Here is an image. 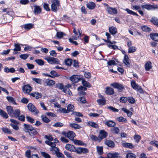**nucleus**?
I'll return each instance as SVG.
<instances>
[{"label": "nucleus", "mask_w": 158, "mask_h": 158, "mask_svg": "<svg viewBox=\"0 0 158 158\" xmlns=\"http://www.w3.org/2000/svg\"><path fill=\"white\" fill-rule=\"evenodd\" d=\"M141 8H142L143 10L146 9L148 10H151L158 9V6L155 4L151 5L146 3L142 5L141 6L138 5L132 6L131 8L133 10H137L139 13L142 16L143 15V12L141 10Z\"/></svg>", "instance_id": "f257e3e1"}, {"label": "nucleus", "mask_w": 158, "mask_h": 158, "mask_svg": "<svg viewBox=\"0 0 158 158\" xmlns=\"http://www.w3.org/2000/svg\"><path fill=\"white\" fill-rule=\"evenodd\" d=\"M44 59L47 61L49 64H60V63L58 59L50 56L45 57Z\"/></svg>", "instance_id": "f03ea898"}, {"label": "nucleus", "mask_w": 158, "mask_h": 158, "mask_svg": "<svg viewBox=\"0 0 158 158\" xmlns=\"http://www.w3.org/2000/svg\"><path fill=\"white\" fill-rule=\"evenodd\" d=\"M104 6H106V10L108 14L113 15H115L117 13V10L115 8L110 7L106 3H104Z\"/></svg>", "instance_id": "7ed1b4c3"}, {"label": "nucleus", "mask_w": 158, "mask_h": 158, "mask_svg": "<svg viewBox=\"0 0 158 158\" xmlns=\"http://www.w3.org/2000/svg\"><path fill=\"white\" fill-rule=\"evenodd\" d=\"M60 5V3L59 1L57 0H54L52 2L51 5L52 10L54 12H56Z\"/></svg>", "instance_id": "20e7f679"}, {"label": "nucleus", "mask_w": 158, "mask_h": 158, "mask_svg": "<svg viewBox=\"0 0 158 158\" xmlns=\"http://www.w3.org/2000/svg\"><path fill=\"white\" fill-rule=\"evenodd\" d=\"M131 85L132 87L135 89H137L140 93H143V91L141 87L137 84L134 81H131Z\"/></svg>", "instance_id": "39448f33"}, {"label": "nucleus", "mask_w": 158, "mask_h": 158, "mask_svg": "<svg viewBox=\"0 0 158 158\" xmlns=\"http://www.w3.org/2000/svg\"><path fill=\"white\" fill-rule=\"evenodd\" d=\"M62 134L71 140L73 139L75 135L74 133L72 131H69L67 133L64 131L62 132Z\"/></svg>", "instance_id": "423d86ee"}, {"label": "nucleus", "mask_w": 158, "mask_h": 158, "mask_svg": "<svg viewBox=\"0 0 158 158\" xmlns=\"http://www.w3.org/2000/svg\"><path fill=\"white\" fill-rule=\"evenodd\" d=\"M27 107L29 110L33 113L34 114H37L39 112L35 106L31 103H29Z\"/></svg>", "instance_id": "0eeeda50"}, {"label": "nucleus", "mask_w": 158, "mask_h": 158, "mask_svg": "<svg viewBox=\"0 0 158 158\" xmlns=\"http://www.w3.org/2000/svg\"><path fill=\"white\" fill-rule=\"evenodd\" d=\"M77 153L81 154L82 153H86L89 152L88 149L85 148L79 147L76 148H75V151Z\"/></svg>", "instance_id": "6e6552de"}, {"label": "nucleus", "mask_w": 158, "mask_h": 158, "mask_svg": "<svg viewBox=\"0 0 158 158\" xmlns=\"http://www.w3.org/2000/svg\"><path fill=\"white\" fill-rule=\"evenodd\" d=\"M23 91L25 94H29L32 90L31 87L29 85H24L22 88Z\"/></svg>", "instance_id": "1a4fd4ad"}, {"label": "nucleus", "mask_w": 158, "mask_h": 158, "mask_svg": "<svg viewBox=\"0 0 158 158\" xmlns=\"http://www.w3.org/2000/svg\"><path fill=\"white\" fill-rule=\"evenodd\" d=\"M111 86L113 87L114 88L119 90L124 89V87L122 85L119 84L118 83H112L111 84Z\"/></svg>", "instance_id": "9d476101"}, {"label": "nucleus", "mask_w": 158, "mask_h": 158, "mask_svg": "<svg viewBox=\"0 0 158 158\" xmlns=\"http://www.w3.org/2000/svg\"><path fill=\"white\" fill-rule=\"evenodd\" d=\"M130 61V60L128 56L126 55H125L123 60V62L127 67H130L131 66Z\"/></svg>", "instance_id": "9b49d317"}, {"label": "nucleus", "mask_w": 158, "mask_h": 158, "mask_svg": "<svg viewBox=\"0 0 158 158\" xmlns=\"http://www.w3.org/2000/svg\"><path fill=\"white\" fill-rule=\"evenodd\" d=\"M69 79L73 83H75L78 82L80 80V77L77 75H74L70 77Z\"/></svg>", "instance_id": "f8f14e48"}, {"label": "nucleus", "mask_w": 158, "mask_h": 158, "mask_svg": "<svg viewBox=\"0 0 158 158\" xmlns=\"http://www.w3.org/2000/svg\"><path fill=\"white\" fill-rule=\"evenodd\" d=\"M107 134L104 130H101L99 132V134L98 135L99 139V141H101L102 139L105 138L107 136Z\"/></svg>", "instance_id": "ddd939ff"}, {"label": "nucleus", "mask_w": 158, "mask_h": 158, "mask_svg": "<svg viewBox=\"0 0 158 158\" xmlns=\"http://www.w3.org/2000/svg\"><path fill=\"white\" fill-rule=\"evenodd\" d=\"M6 109L8 114L10 117H11L14 110L13 107L11 106H7Z\"/></svg>", "instance_id": "4468645a"}, {"label": "nucleus", "mask_w": 158, "mask_h": 158, "mask_svg": "<svg viewBox=\"0 0 158 158\" xmlns=\"http://www.w3.org/2000/svg\"><path fill=\"white\" fill-rule=\"evenodd\" d=\"M105 93L108 95H112L114 93V89L111 87H106V88Z\"/></svg>", "instance_id": "2eb2a0df"}, {"label": "nucleus", "mask_w": 158, "mask_h": 158, "mask_svg": "<svg viewBox=\"0 0 158 158\" xmlns=\"http://www.w3.org/2000/svg\"><path fill=\"white\" fill-rule=\"evenodd\" d=\"M105 124L108 127H114L115 125V123L113 121L109 120L105 122Z\"/></svg>", "instance_id": "dca6fc26"}, {"label": "nucleus", "mask_w": 158, "mask_h": 158, "mask_svg": "<svg viewBox=\"0 0 158 158\" xmlns=\"http://www.w3.org/2000/svg\"><path fill=\"white\" fill-rule=\"evenodd\" d=\"M20 114V111L19 109L14 110L11 117L17 118Z\"/></svg>", "instance_id": "f3484780"}, {"label": "nucleus", "mask_w": 158, "mask_h": 158, "mask_svg": "<svg viewBox=\"0 0 158 158\" xmlns=\"http://www.w3.org/2000/svg\"><path fill=\"white\" fill-rule=\"evenodd\" d=\"M109 32L112 35L115 34L117 32V29L115 27L112 26L109 28Z\"/></svg>", "instance_id": "a211bd4d"}, {"label": "nucleus", "mask_w": 158, "mask_h": 158, "mask_svg": "<svg viewBox=\"0 0 158 158\" xmlns=\"http://www.w3.org/2000/svg\"><path fill=\"white\" fill-rule=\"evenodd\" d=\"M108 158H119L120 156H118V153H108L107 155Z\"/></svg>", "instance_id": "6ab92c4d"}, {"label": "nucleus", "mask_w": 158, "mask_h": 158, "mask_svg": "<svg viewBox=\"0 0 158 158\" xmlns=\"http://www.w3.org/2000/svg\"><path fill=\"white\" fill-rule=\"evenodd\" d=\"M66 149L70 151H74L75 150V147L73 145L70 144H67L65 146Z\"/></svg>", "instance_id": "aec40b11"}, {"label": "nucleus", "mask_w": 158, "mask_h": 158, "mask_svg": "<svg viewBox=\"0 0 158 158\" xmlns=\"http://www.w3.org/2000/svg\"><path fill=\"white\" fill-rule=\"evenodd\" d=\"M150 38L153 40L158 42V34L156 33H152L150 34Z\"/></svg>", "instance_id": "412c9836"}, {"label": "nucleus", "mask_w": 158, "mask_h": 158, "mask_svg": "<svg viewBox=\"0 0 158 158\" xmlns=\"http://www.w3.org/2000/svg\"><path fill=\"white\" fill-rule=\"evenodd\" d=\"M28 133L29 135L32 137L38 134L36 130L34 127H33L30 131H29Z\"/></svg>", "instance_id": "4be33fe9"}, {"label": "nucleus", "mask_w": 158, "mask_h": 158, "mask_svg": "<svg viewBox=\"0 0 158 158\" xmlns=\"http://www.w3.org/2000/svg\"><path fill=\"white\" fill-rule=\"evenodd\" d=\"M152 63L150 61H148L145 64V69L146 71H148L152 69Z\"/></svg>", "instance_id": "5701e85b"}, {"label": "nucleus", "mask_w": 158, "mask_h": 158, "mask_svg": "<svg viewBox=\"0 0 158 158\" xmlns=\"http://www.w3.org/2000/svg\"><path fill=\"white\" fill-rule=\"evenodd\" d=\"M102 99H98L97 101L98 104L101 105H104L105 104L106 100L102 96H101Z\"/></svg>", "instance_id": "b1692460"}, {"label": "nucleus", "mask_w": 158, "mask_h": 158, "mask_svg": "<svg viewBox=\"0 0 158 158\" xmlns=\"http://www.w3.org/2000/svg\"><path fill=\"white\" fill-rule=\"evenodd\" d=\"M69 126L74 129H79L81 128V127L79 125L75 123H70Z\"/></svg>", "instance_id": "393cba45"}, {"label": "nucleus", "mask_w": 158, "mask_h": 158, "mask_svg": "<svg viewBox=\"0 0 158 158\" xmlns=\"http://www.w3.org/2000/svg\"><path fill=\"white\" fill-rule=\"evenodd\" d=\"M105 143L107 145L110 147H113L114 145V143L112 141L110 140H106L105 141Z\"/></svg>", "instance_id": "a878e982"}, {"label": "nucleus", "mask_w": 158, "mask_h": 158, "mask_svg": "<svg viewBox=\"0 0 158 158\" xmlns=\"http://www.w3.org/2000/svg\"><path fill=\"white\" fill-rule=\"evenodd\" d=\"M23 127L27 131H25L26 132H28L29 131H30L33 128V127L31 125L24 124Z\"/></svg>", "instance_id": "bb28decb"}, {"label": "nucleus", "mask_w": 158, "mask_h": 158, "mask_svg": "<svg viewBox=\"0 0 158 158\" xmlns=\"http://www.w3.org/2000/svg\"><path fill=\"white\" fill-rule=\"evenodd\" d=\"M86 5L87 7L90 9H94L96 6L95 4L93 2L88 3Z\"/></svg>", "instance_id": "cd10ccee"}, {"label": "nucleus", "mask_w": 158, "mask_h": 158, "mask_svg": "<svg viewBox=\"0 0 158 158\" xmlns=\"http://www.w3.org/2000/svg\"><path fill=\"white\" fill-rule=\"evenodd\" d=\"M20 45H22V44H15L14 45L15 48L13 49L14 52H17L20 51L21 50V47Z\"/></svg>", "instance_id": "c85d7f7f"}, {"label": "nucleus", "mask_w": 158, "mask_h": 158, "mask_svg": "<svg viewBox=\"0 0 158 158\" xmlns=\"http://www.w3.org/2000/svg\"><path fill=\"white\" fill-rule=\"evenodd\" d=\"M123 146L126 148L132 149L134 148L133 145L131 143H123Z\"/></svg>", "instance_id": "c756f323"}, {"label": "nucleus", "mask_w": 158, "mask_h": 158, "mask_svg": "<svg viewBox=\"0 0 158 158\" xmlns=\"http://www.w3.org/2000/svg\"><path fill=\"white\" fill-rule=\"evenodd\" d=\"M63 91L65 94H69L70 96H71L72 95L71 92L70 90L68 88V87L67 86H64Z\"/></svg>", "instance_id": "7c9ffc66"}, {"label": "nucleus", "mask_w": 158, "mask_h": 158, "mask_svg": "<svg viewBox=\"0 0 158 158\" xmlns=\"http://www.w3.org/2000/svg\"><path fill=\"white\" fill-rule=\"evenodd\" d=\"M4 71L6 73H13L15 71V70L13 68H11L9 69L8 67H6L4 68Z\"/></svg>", "instance_id": "2f4dec72"}, {"label": "nucleus", "mask_w": 158, "mask_h": 158, "mask_svg": "<svg viewBox=\"0 0 158 158\" xmlns=\"http://www.w3.org/2000/svg\"><path fill=\"white\" fill-rule=\"evenodd\" d=\"M34 13L35 14H39L41 12V9L38 6H35L34 8Z\"/></svg>", "instance_id": "473e14b6"}, {"label": "nucleus", "mask_w": 158, "mask_h": 158, "mask_svg": "<svg viewBox=\"0 0 158 158\" xmlns=\"http://www.w3.org/2000/svg\"><path fill=\"white\" fill-rule=\"evenodd\" d=\"M122 110L124 112L127 113V116L129 117H131L132 114V113L131 111H130L129 110L127 109L124 108H122Z\"/></svg>", "instance_id": "72a5a7b5"}, {"label": "nucleus", "mask_w": 158, "mask_h": 158, "mask_svg": "<svg viewBox=\"0 0 158 158\" xmlns=\"http://www.w3.org/2000/svg\"><path fill=\"white\" fill-rule=\"evenodd\" d=\"M2 131L5 134H11L12 132L6 127H3L2 128Z\"/></svg>", "instance_id": "f704fd0d"}, {"label": "nucleus", "mask_w": 158, "mask_h": 158, "mask_svg": "<svg viewBox=\"0 0 158 158\" xmlns=\"http://www.w3.org/2000/svg\"><path fill=\"white\" fill-rule=\"evenodd\" d=\"M6 99L10 103H11L14 105L16 104L15 102V98L13 97L10 96H7L6 97Z\"/></svg>", "instance_id": "c9c22d12"}, {"label": "nucleus", "mask_w": 158, "mask_h": 158, "mask_svg": "<svg viewBox=\"0 0 158 158\" xmlns=\"http://www.w3.org/2000/svg\"><path fill=\"white\" fill-rule=\"evenodd\" d=\"M34 26V25L32 23H28L24 25V28L26 30H29L32 28Z\"/></svg>", "instance_id": "e433bc0d"}, {"label": "nucleus", "mask_w": 158, "mask_h": 158, "mask_svg": "<svg viewBox=\"0 0 158 158\" xmlns=\"http://www.w3.org/2000/svg\"><path fill=\"white\" fill-rule=\"evenodd\" d=\"M0 114L3 117L7 118L8 116L7 113L3 110H0Z\"/></svg>", "instance_id": "4c0bfd02"}, {"label": "nucleus", "mask_w": 158, "mask_h": 158, "mask_svg": "<svg viewBox=\"0 0 158 158\" xmlns=\"http://www.w3.org/2000/svg\"><path fill=\"white\" fill-rule=\"evenodd\" d=\"M150 21L155 25L158 26V19L157 18L153 17L150 20Z\"/></svg>", "instance_id": "58836bf2"}, {"label": "nucleus", "mask_w": 158, "mask_h": 158, "mask_svg": "<svg viewBox=\"0 0 158 158\" xmlns=\"http://www.w3.org/2000/svg\"><path fill=\"white\" fill-rule=\"evenodd\" d=\"M97 150L98 153L100 155H102L103 153V148L102 147L97 146Z\"/></svg>", "instance_id": "ea45409f"}, {"label": "nucleus", "mask_w": 158, "mask_h": 158, "mask_svg": "<svg viewBox=\"0 0 158 158\" xmlns=\"http://www.w3.org/2000/svg\"><path fill=\"white\" fill-rule=\"evenodd\" d=\"M124 10L126 11L128 14H130V15H136V16H138V14L136 13L135 12L130 10L128 8H126Z\"/></svg>", "instance_id": "a19ab883"}, {"label": "nucleus", "mask_w": 158, "mask_h": 158, "mask_svg": "<svg viewBox=\"0 0 158 158\" xmlns=\"http://www.w3.org/2000/svg\"><path fill=\"white\" fill-rule=\"evenodd\" d=\"M74 143L75 144L80 145H84V143L82 141L77 140L75 139L73 140Z\"/></svg>", "instance_id": "79ce46f5"}, {"label": "nucleus", "mask_w": 158, "mask_h": 158, "mask_svg": "<svg viewBox=\"0 0 158 158\" xmlns=\"http://www.w3.org/2000/svg\"><path fill=\"white\" fill-rule=\"evenodd\" d=\"M88 124L89 126L94 128H98V125L94 122H89Z\"/></svg>", "instance_id": "37998d69"}, {"label": "nucleus", "mask_w": 158, "mask_h": 158, "mask_svg": "<svg viewBox=\"0 0 158 158\" xmlns=\"http://www.w3.org/2000/svg\"><path fill=\"white\" fill-rule=\"evenodd\" d=\"M116 119L117 121L120 122L125 123L127 122L126 119L122 116L117 118Z\"/></svg>", "instance_id": "c03bdc74"}, {"label": "nucleus", "mask_w": 158, "mask_h": 158, "mask_svg": "<svg viewBox=\"0 0 158 158\" xmlns=\"http://www.w3.org/2000/svg\"><path fill=\"white\" fill-rule=\"evenodd\" d=\"M35 61L36 63H37L38 65L40 66L44 65V61L41 59H36L35 60Z\"/></svg>", "instance_id": "a18cd8bd"}, {"label": "nucleus", "mask_w": 158, "mask_h": 158, "mask_svg": "<svg viewBox=\"0 0 158 158\" xmlns=\"http://www.w3.org/2000/svg\"><path fill=\"white\" fill-rule=\"evenodd\" d=\"M127 101L131 104L134 103L135 102V99L132 97H129L127 98Z\"/></svg>", "instance_id": "49530a36"}, {"label": "nucleus", "mask_w": 158, "mask_h": 158, "mask_svg": "<svg viewBox=\"0 0 158 158\" xmlns=\"http://www.w3.org/2000/svg\"><path fill=\"white\" fill-rule=\"evenodd\" d=\"M82 83L83 85L86 87L89 88L91 86V85H90V84L89 82L85 81L84 80H82Z\"/></svg>", "instance_id": "de8ad7c7"}, {"label": "nucleus", "mask_w": 158, "mask_h": 158, "mask_svg": "<svg viewBox=\"0 0 158 158\" xmlns=\"http://www.w3.org/2000/svg\"><path fill=\"white\" fill-rule=\"evenodd\" d=\"M32 153V151H31L30 150H27L25 152V156L27 158H31V152Z\"/></svg>", "instance_id": "09e8293b"}, {"label": "nucleus", "mask_w": 158, "mask_h": 158, "mask_svg": "<svg viewBox=\"0 0 158 158\" xmlns=\"http://www.w3.org/2000/svg\"><path fill=\"white\" fill-rule=\"evenodd\" d=\"M32 79L33 81L40 85H41L42 84V80L40 78H32Z\"/></svg>", "instance_id": "8fccbe9b"}, {"label": "nucleus", "mask_w": 158, "mask_h": 158, "mask_svg": "<svg viewBox=\"0 0 158 158\" xmlns=\"http://www.w3.org/2000/svg\"><path fill=\"white\" fill-rule=\"evenodd\" d=\"M64 62L66 65L70 66L72 64V61L71 59H67L65 60Z\"/></svg>", "instance_id": "3c124183"}, {"label": "nucleus", "mask_w": 158, "mask_h": 158, "mask_svg": "<svg viewBox=\"0 0 158 158\" xmlns=\"http://www.w3.org/2000/svg\"><path fill=\"white\" fill-rule=\"evenodd\" d=\"M136 50V47L134 46H131L129 47L128 50V52L129 53H132L135 52Z\"/></svg>", "instance_id": "603ef678"}, {"label": "nucleus", "mask_w": 158, "mask_h": 158, "mask_svg": "<svg viewBox=\"0 0 158 158\" xmlns=\"http://www.w3.org/2000/svg\"><path fill=\"white\" fill-rule=\"evenodd\" d=\"M141 29L143 31H151V28L146 26H142Z\"/></svg>", "instance_id": "864d4df0"}, {"label": "nucleus", "mask_w": 158, "mask_h": 158, "mask_svg": "<svg viewBox=\"0 0 158 158\" xmlns=\"http://www.w3.org/2000/svg\"><path fill=\"white\" fill-rule=\"evenodd\" d=\"M41 117L43 121L46 123H48L50 121V120L45 115H42Z\"/></svg>", "instance_id": "5fc2aeb1"}, {"label": "nucleus", "mask_w": 158, "mask_h": 158, "mask_svg": "<svg viewBox=\"0 0 158 158\" xmlns=\"http://www.w3.org/2000/svg\"><path fill=\"white\" fill-rule=\"evenodd\" d=\"M150 144L155 146L158 148V141L156 140H153L149 142Z\"/></svg>", "instance_id": "6e6d98bb"}, {"label": "nucleus", "mask_w": 158, "mask_h": 158, "mask_svg": "<svg viewBox=\"0 0 158 158\" xmlns=\"http://www.w3.org/2000/svg\"><path fill=\"white\" fill-rule=\"evenodd\" d=\"M127 158H135L136 156L133 153H129L127 154Z\"/></svg>", "instance_id": "4d7b16f0"}, {"label": "nucleus", "mask_w": 158, "mask_h": 158, "mask_svg": "<svg viewBox=\"0 0 158 158\" xmlns=\"http://www.w3.org/2000/svg\"><path fill=\"white\" fill-rule=\"evenodd\" d=\"M50 73L52 75V76H53V77H58L59 76V75L55 71L52 70L51 71Z\"/></svg>", "instance_id": "13d9d810"}, {"label": "nucleus", "mask_w": 158, "mask_h": 158, "mask_svg": "<svg viewBox=\"0 0 158 158\" xmlns=\"http://www.w3.org/2000/svg\"><path fill=\"white\" fill-rule=\"evenodd\" d=\"M67 110L69 111H73L74 110V107L73 105L69 104L67 106Z\"/></svg>", "instance_id": "bf43d9fd"}, {"label": "nucleus", "mask_w": 158, "mask_h": 158, "mask_svg": "<svg viewBox=\"0 0 158 158\" xmlns=\"http://www.w3.org/2000/svg\"><path fill=\"white\" fill-rule=\"evenodd\" d=\"M127 98L124 97H121L119 101L121 102L125 103L127 101Z\"/></svg>", "instance_id": "052dcab7"}, {"label": "nucleus", "mask_w": 158, "mask_h": 158, "mask_svg": "<svg viewBox=\"0 0 158 158\" xmlns=\"http://www.w3.org/2000/svg\"><path fill=\"white\" fill-rule=\"evenodd\" d=\"M90 138L94 141H99V137H97L95 135H91L90 136Z\"/></svg>", "instance_id": "680f3d73"}, {"label": "nucleus", "mask_w": 158, "mask_h": 158, "mask_svg": "<svg viewBox=\"0 0 158 158\" xmlns=\"http://www.w3.org/2000/svg\"><path fill=\"white\" fill-rule=\"evenodd\" d=\"M119 131V129L117 127H114L112 129V132L114 133L117 134L118 133Z\"/></svg>", "instance_id": "e2e57ef3"}, {"label": "nucleus", "mask_w": 158, "mask_h": 158, "mask_svg": "<svg viewBox=\"0 0 158 158\" xmlns=\"http://www.w3.org/2000/svg\"><path fill=\"white\" fill-rule=\"evenodd\" d=\"M46 83L48 85L50 86L54 85L55 84V82L54 81L52 80H48L47 81Z\"/></svg>", "instance_id": "0e129e2a"}, {"label": "nucleus", "mask_w": 158, "mask_h": 158, "mask_svg": "<svg viewBox=\"0 0 158 158\" xmlns=\"http://www.w3.org/2000/svg\"><path fill=\"white\" fill-rule=\"evenodd\" d=\"M26 119L29 122H30L31 123H33L35 122V120L34 119H33L31 117L29 116H26Z\"/></svg>", "instance_id": "69168bd1"}, {"label": "nucleus", "mask_w": 158, "mask_h": 158, "mask_svg": "<svg viewBox=\"0 0 158 158\" xmlns=\"http://www.w3.org/2000/svg\"><path fill=\"white\" fill-rule=\"evenodd\" d=\"M41 154L45 158H51L50 156L47 153L44 152H41Z\"/></svg>", "instance_id": "338daca9"}, {"label": "nucleus", "mask_w": 158, "mask_h": 158, "mask_svg": "<svg viewBox=\"0 0 158 158\" xmlns=\"http://www.w3.org/2000/svg\"><path fill=\"white\" fill-rule=\"evenodd\" d=\"M56 155L58 158H64V156L61 153L59 152V151L57 152Z\"/></svg>", "instance_id": "774afa93"}]
</instances>
